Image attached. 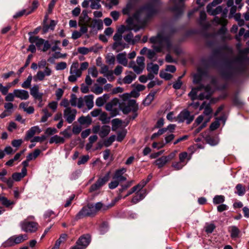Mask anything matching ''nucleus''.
Here are the masks:
<instances>
[{
    "label": "nucleus",
    "instance_id": "obj_39",
    "mask_svg": "<svg viewBox=\"0 0 249 249\" xmlns=\"http://www.w3.org/2000/svg\"><path fill=\"white\" fill-rule=\"evenodd\" d=\"M110 178V172H108L107 173L105 176L103 178H99L97 182L99 184L100 186L101 187L104 185L107 181H108Z\"/></svg>",
    "mask_w": 249,
    "mask_h": 249
},
{
    "label": "nucleus",
    "instance_id": "obj_37",
    "mask_svg": "<svg viewBox=\"0 0 249 249\" xmlns=\"http://www.w3.org/2000/svg\"><path fill=\"white\" fill-rule=\"evenodd\" d=\"M56 24V22L54 20H52L49 25L44 24L43 27V31L44 33H46L49 29L53 30L54 27Z\"/></svg>",
    "mask_w": 249,
    "mask_h": 249
},
{
    "label": "nucleus",
    "instance_id": "obj_3",
    "mask_svg": "<svg viewBox=\"0 0 249 249\" xmlns=\"http://www.w3.org/2000/svg\"><path fill=\"white\" fill-rule=\"evenodd\" d=\"M114 205V203H111L108 205L102 203L101 202L95 204L89 203L83 207L82 209L75 215V219L76 220L83 218L85 217L94 216L99 211L105 212L111 208Z\"/></svg>",
    "mask_w": 249,
    "mask_h": 249
},
{
    "label": "nucleus",
    "instance_id": "obj_2",
    "mask_svg": "<svg viewBox=\"0 0 249 249\" xmlns=\"http://www.w3.org/2000/svg\"><path fill=\"white\" fill-rule=\"evenodd\" d=\"M149 41L153 44L152 47L157 53L162 52L164 49L167 51L173 50L178 55L181 52L178 46L173 45L171 36L165 32H161L159 33L156 36H152Z\"/></svg>",
    "mask_w": 249,
    "mask_h": 249
},
{
    "label": "nucleus",
    "instance_id": "obj_61",
    "mask_svg": "<svg viewBox=\"0 0 249 249\" xmlns=\"http://www.w3.org/2000/svg\"><path fill=\"white\" fill-rule=\"evenodd\" d=\"M67 67V63L65 62H61L56 64L55 69L57 71L63 70Z\"/></svg>",
    "mask_w": 249,
    "mask_h": 249
},
{
    "label": "nucleus",
    "instance_id": "obj_19",
    "mask_svg": "<svg viewBox=\"0 0 249 249\" xmlns=\"http://www.w3.org/2000/svg\"><path fill=\"white\" fill-rule=\"evenodd\" d=\"M14 93L16 97L21 100H27L29 97L28 92L24 89H15Z\"/></svg>",
    "mask_w": 249,
    "mask_h": 249
},
{
    "label": "nucleus",
    "instance_id": "obj_29",
    "mask_svg": "<svg viewBox=\"0 0 249 249\" xmlns=\"http://www.w3.org/2000/svg\"><path fill=\"white\" fill-rule=\"evenodd\" d=\"M203 88V86H200L198 87L194 88L192 89L191 92L189 93V96L190 97L192 100H194L195 99H197V92L199 91H200Z\"/></svg>",
    "mask_w": 249,
    "mask_h": 249
},
{
    "label": "nucleus",
    "instance_id": "obj_11",
    "mask_svg": "<svg viewBox=\"0 0 249 249\" xmlns=\"http://www.w3.org/2000/svg\"><path fill=\"white\" fill-rule=\"evenodd\" d=\"M194 119V115H191L190 112L187 110L182 111L177 117V120L179 123L186 121L187 124H190Z\"/></svg>",
    "mask_w": 249,
    "mask_h": 249
},
{
    "label": "nucleus",
    "instance_id": "obj_35",
    "mask_svg": "<svg viewBox=\"0 0 249 249\" xmlns=\"http://www.w3.org/2000/svg\"><path fill=\"white\" fill-rule=\"evenodd\" d=\"M98 139L97 135L90 136L89 138V142L86 145V149L88 151L92 147V144L95 142Z\"/></svg>",
    "mask_w": 249,
    "mask_h": 249
},
{
    "label": "nucleus",
    "instance_id": "obj_21",
    "mask_svg": "<svg viewBox=\"0 0 249 249\" xmlns=\"http://www.w3.org/2000/svg\"><path fill=\"white\" fill-rule=\"evenodd\" d=\"M40 132L41 130L38 126H33L27 131L25 139L28 140L29 139L32 138L36 133L38 134Z\"/></svg>",
    "mask_w": 249,
    "mask_h": 249
},
{
    "label": "nucleus",
    "instance_id": "obj_62",
    "mask_svg": "<svg viewBox=\"0 0 249 249\" xmlns=\"http://www.w3.org/2000/svg\"><path fill=\"white\" fill-rule=\"evenodd\" d=\"M182 162H173L172 164V166L176 170H179L182 168L184 166V164L182 163Z\"/></svg>",
    "mask_w": 249,
    "mask_h": 249
},
{
    "label": "nucleus",
    "instance_id": "obj_14",
    "mask_svg": "<svg viewBox=\"0 0 249 249\" xmlns=\"http://www.w3.org/2000/svg\"><path fill=\"white\" fill-rule=\"evenodd\" d=\"M52 73V69L49 67H46L43 71H38L36 74L34 76V80L35 81H42L44 80L45 76H49Z\"/></svg>",
    "mask_w": 249,
    "mask_h": 249
},
{
    "label": "nucleus",
    "instance_id": "obj_63",
    "mask_svg": "<svg viewBox=\"0 0 249 249\" xmlns=\"http://www.w3.org/2000/svg\"><path fill=\"white\" fill-rule=\"evenodd\" d=\"M160 76L161 78H163L166 80H170L172 77V75L171 74L162 71L160 72Z\"/></svg>",
    "mask_w": 249,
    "mask_h": 249
},
{
    "label": "nucleus",
    "instance_id": "obj_5",
    "mask_svg": "<svg viewBox=\"0 0 249 249\" xmlns=\"http://www.w3.org/2000/svg\"><path fill=\"white\" fill-rule=\"evenodd\" d=\"M119 107L123 113L126 114L131 111L136 113L138 109V105L135 100H124L119 104Z\"/></svg>",
    "mask_w": 249,
    "mask_h": 249
},
{
    "label": "nucleus",
    "instance_id": "obj_60",
    "mask_svg": "<svg viewBox=\"0 0 249 249\" xmlns=\"http://www.w3.org/2000/svg\"><path fill=\"white\" fill-rule=\"evenodd\" d=\"M206 18V13L203 11H200V14H199V23L201 25L205 26L203 24V22L205 20Z\"/></svg>",
    "mask_w": 249,
    "mask_h": 249
},
{
    "label": "nucleus",
    "instance_id": "obj_54",
    "mask_svg": "<svg viewBox=\"0 0 249 249\" xmlns=\"http://www.w3.org/2000/svg\"><path fill=\"white\" fill-rule=\"evenodd\" d=\"M115 138L116 137L115 135H112L110 136L107 140L104 142L105 146L108 147L111 145L112 142L115 141Z\"/></svg>",
    "mask_w": 249,
    "mask_h": 249
},
{
    "label": "nucleus",
    "instance_id": "obj_53",
    "mask_svg": "<svg viewBox=\"0 0 249 249\" xmlns=\"http://www.w3.org/2000/svg\"><path fill=\"white\" fill-rule=\"evenodd\" d=\"M88 73L91 74L93 77H97L98 74V71L95 67L89 68Z\"/></svg>",
    "mask_w": 249,
    "mask_h": 249
},
{
    "label": "nucleus",
    "instance_id": "obj_23",
    "mask_svg": "<svg viewBox=\"0 0 249 249\" xmlns=\"http://www.w3.org/2000/svg\"><path fill=\"white\" fill-rule=\"evenodd\" d=\"M118 63L124 66H128V61L125 53H120L116 56Z\"/></svg>",
    "mask_w": 249,
    "mask_h": 249
},
{
    "label": "nucleus",
    "instance_id": "obj_64",
    "mask_svg": "<svg viewBox=\"0 0 249 249\" xmlns=\"http://www.w3.org/2000/svg\"><path fill=\"white\" fill-rule=\"evenodd\" d=\"M119 181L116 179H113L108 184L109 188L110 189H113L116 188L119 184Z\"/></svg>",
    "mask_w": 249,
    "mask_h": 249
},
{
    "label": "nucleus",
    "instance_id": "obj_40",
    "mask_svg": "<svg viewBox=\"0 0 249 249\" xmlns=\"http://www.w3.org/2000/svg\"><path fill=\"white\" fill-rule=\"evenodd\" d=\"M42 111L44 113V115L41 117V122L44 123L47 121L49 117L52 116V113H50L48 109L46 108H43Z\"/></svg>",
    "mask_w": 249,
    "mask_h": 249
},
{
    "label": "nucleus",
    "instance_id": "obj_30",
    "mask_svg": "<svg viewBox=\"0 0 249 249\" xmlns=\"http://www.w3.org/2000/svg\"><path fill=\"white\" fill-rule=\"evenodd\" d=\"M229 229V231L231 232V237L232 238H236L238 237L240 231L237 227L231 226Z\"/></svg>",
    "mask_w": 249,
    "mask_h": 249
},
{
    "label": "nucleus",
    "instance_id": "obj_34",
    "mask_svg": "<svg viewBox=\"0 0 249 249\" xmlns=\"http://www.w3.org/2000/svg\"><path fill=\"white\" fill-rule=\"evenodd\" d=\"M64 142V139L63 137H60L57 135L52 137L49 141L50 143H63Z\"/></svg>",
    "mask_w": 249,
    "mask_h": 249
},
{
    "label": "nucleus",
    "instance_id": "obj_41",
    "mask_svg": "<svg viewBox=\"0 0 249 249\" xmlns=\"http://www.w3.org/2000/svg\"><path fill=\"white\" fill-rule=\"evenodd\" d=\"M225 201V197L222 195L215 196L213 198V203L214 204H220Z\"/></svg>",
    "mask_w": 249,
    "mask_h": 249
},
{
    "label": "nucleus",
    "instance_id": "obj_7",
    "mask_svg": "<svg viewBox=\"0 0 249 249\" xmlns=\"http://www.w3.org/2000/svg\"><path fill=\"white\" fill-rule=\"evenodd\" d=\"M145 58L143 56H138L136 61H131L129 62L128 67L133 70L137 74L141 73L145 68Z\"/></svg>",
    "mask_w": 249,
    "mask_h": 249
},
{
    "label": "nucleus",
    "instance_id": "obj_46",
    "mask_svg": "<svg viewBox=\"0 0 249 249\" xmlns=\"http://www.w3.org/2000/svg\"><path fill=\"white\" fill-rule=\"evenodd\" d=\"M93 50L92 48H88L86 47H79L77 49V51L79 53L82 54H87L89 52H92Z\"/></svg>",
    "mask_w": 249,
    "mask_h": 249
},
{
    "label": "nucleus",
    "instance_id": "obj_52",
    "mask_svg": "<svg viewBox=\"0 0 249 249\" xmlns=\"http://www.w3.org/2000/svg\"><path fill=\"white\" fill-rule=\"evenodd\" d=\"M0 201H1L2 204L6 207H8L11 205L14 204L13 201L8 200L6 197L3 196L1 197V199Z\"/></svg>",
    "mask_w": 249,
    "mask_h": 249
},
{
    "label": "nucleus",
    "instance_id": "obj_55",
    "mask_svg": "<svg viewBox=\"0 0 249 249\" xmlns=\"http://www.w3.org/2000/svg\"><path fill=\"white\" fill-rule=\"evenodd\" d=\"M166 131H167V128H163L160 129H159L157 133H155L152 134V135L151 136V139L152 140H153L157 137H158V136L162 135V134L165 133Z\"/></svg>",
    "mask_w": 249,
    "mask_h": 249
},
{
    "label": "nucleus",
    "instance_id": "obj_20",
    "mask_svg": "<svg viewBox=\"0 0 249 249\" xmlns=\"http://www.w3.org/2000/svg\"><path fill=\"white\" fill-rule=\"evenodd\" d=\"M29 41L32 43H35L36 46L39 50L41 49L43 44L44 43V40L36 36H32L29 37Z\"/></svg>",
    "mask_w": 249,
    "mask_h": 249
},
{
    "label": "nucleus",
    "instance_id": "obj_38",
    "mask_svg": "<svg viewBox=\"0 0 249 249\" xmlns=\"http://www.w3.org/2000/svg\"><path fill=\"white\" fill-rule=\"evenodd\" d=\"M205 140L208 143L214 146L218 143V140L217 138L211 136H208L206 137Z\"/></svg>",
    "mask_w": 249,
    "mask_h": 249
},
{
    "label": "nucleus",
    "instance_id": "obj_44",
    "mask_svg": "<svg viewBox=\"0 0 249 249\" xmlns=\"http://www.w3.org/2000/svg\"><path fill=\"white\" fill-rule=\"evenodd\" d=\"M33 79L31 74L28 76L27 79L22 84L21 87L24 89H28L31 86V83Z\"/></svg>",
    "mask_w": 249,
    "mask_h": 249
},
{
    "label": "nucleus",
    "instance_id": "obj_16",
    "mask_svg": "<svg viewBox=\"0 0 249 249\" xmlns=\"http://www.w3.org/2000/svg\"><path fill=\"white\" fill-rule=\"evenodd\" d=\"M30 94L35 99L38 100L40 102H42L43 93L39 92L38 85H34L31 88Z\"/></svg>",
    "mask_w": 249,
    "mask_h": 249
},
{
    "label": "nucleus",
    "instance_id": "obj_32",
    "mask_svg": "<svg viewBox=\"0 0 249 249\" xmlns=\"http://www.w3.org/2000/svg\"><path fill=\"white\" fill-rule=\"evenodd\" d=\"M145 197V192L142 191L137 193L136 195L132 198L131 202L133 204H136Z\"/></svg>",
    "mask_w": 249,
    "mask_h": 249
},
{
    "label": "nucleus",
    "instance_id": "obj_48",
    "mask_svg": "<svg viewBox=\"0 0 249 249\" xmlns=\"http://www.w3.org/2000/svg\"><path fill=\"white\" fill-rule=\"evenodd\" d=\"M236 189L237 191V193L239 196H242L245 194V188L241 184H238L236 186Z\"/></svg>",
    "mask_w": 249,
    "mask_h": 249
},
{
    "label": "nucleus",
    "instance_id": "obj_57",
    "mask_svg": "<svg viewBox=\"0 0 249 249\" xmlns=\"http://www.w3.org/2000/svg\"><path fill=\"white\" fill-rule=\"evenodd\" d=\"M133 35L131 32L129 33L127 35L124 36V39L128 43L132 42L133 44L135 43V41L133 39Z\"/></svg>",
    "mask_w": 249,
    "mask_h": 249
},
{
    "label": "nucleus",
    "instance_id": "obj_43",
    "mask_svg": "<svg viewBox=\"0 0 249 249\" xmlns=\"http://www.w3.org/2000/svg\"><path fill=\"white\" fill-rule=\"evenodd\" d=\"M101 0H90V8L92 9H99L101 5L100 4Z\"/></svg>",
    "mask_w": 249,
    "mask_h": 249
},
{
    "label": "nucleus",
    "instance_id": "obj_50",
    "mask_svg": "<svg viewBox=\"0 0 249 249\" xmlns=\"http://www.w3.org/2000/svg\"><path fill=\"white\" fill-rule=\"evenodd\" d=\"M124 32L123 29H119L117 32L114 35L113 39L114 41H121L122 38V34Z\"/></svg>",
    "mask_w": 249,
    "mask_h": 249
},
{
    "label": "nucleus",
    "instance_id": "obj_45",
    "mask_svg": "<svg viewBox=\"0 0 249 249\" xmlns=\"http://www.w3.org/2000/svg\"><path fill=\"white\" fill-rule=\"evenodd\" d=\"M106 62L109 65H114L115 63V57L111 53H108L106 56Z\"/></svg>",
    "mask_w": 249,
    "mask_h": 249
},
{
    "label": "nucleus",
    "instance_id": "obj_9",
    "mask_svg": "<svg viewBox=\"0 0 249 249\" xmlns=\"http://www.w3.org/2000/svg\"><path fill=\"white\" fill-rule=\"evenodd\" d=\"M227 12L228 10L226 9L225 11L224 10L223 11L221 18L215 17L214 18V21L216 23L222 26L218 32L219 34H224L227 31V29L225 27V26L227 24V20L226 19Z\"/></svg>",
    "mask_w": 249,
    "mask_h": 249
},
{
    "label": "nucleus",
    "instance_id": "obj_58",
    "mask_svg": "<svg viewBox=\"0 0 249 249\" xmlns=\"http://www.w3.org/2000/svg\"><path fill=\"white\" fill-rule=\"evenodd\" d=\"M182 76H179L178 78V80L176 82H175L174 83H173V87L175 89H178L181 88V86L182 85V82H181L180 79L182 78Z\"/></svg>",
    "mask_w": 249,
    "mask_h": 249
},
{
    "label": "nucleus",
    "instance_id": "obj_24",
    "mask_svg": "<svg viewBox=\"0 0 249 249\" xmlns=\"http://www.w3.org/2000/svg\"><path fill=\"white\" fill-rule=\"evenodd\" d=\"M204 109L203 114L206 116L209 117L212 116L213 109L211 107L210 105H205V102H203L199 107V110H201Z\"/></svg>",
    "mask_w": 249,
    "mask_h": 249
},
{
    "label": "nucleus",
    "instance_id": "obj_17",
    "mask_svg": "<svg viewBox=\"0 0 249 249\" xmlns=\"http://www.w3.org/2000/svg\"><path fill=\"white\" fill-rule=\"evenodd\" d=\"M126 171V170L124 168L117 170L113 177V179H116L119 182L125 181L126 180V178L123 175Z\"/></svg>",
    "mask_w": 249,
    "mask_h": 249
},
{
    "label": "nucleus",
    "instance_id": "obj_56",
    "mask_svg": "<svg viewBox=\"0 0 249 249\" xmlns=\"http://www.w3.org/2000/svg\"><path fill=\"white\" fill-rule=\"evenodd\" d=\"M89 155H85L81 157L77 162V164L80 165L81 164H85L89 160Z\"/></svg>",
    "mask_w": 249,
    "mask_h": 249
},
{
    "label": "nucleus",
    "instance_id": "obj_27",
    "mask_svg": "<svg viewBox=\"0 0 249 249\" xmlns=\"http://www.w3.org/2000/svg\"><path fill=\"white\" fill-rule=\"evenodd\" d=\"M207 10L209 14L215 16L216 15L221 13L222 12V8L221 6H217L214 9H213V7H212L211 5H208V6H207Z\"/></svg>",
    "mask_w": 249,
    "mask_h": 249
},
{
    "label": "nucleus",
    "instance_id": "obj_31",
    "mask_svg": "<svg viewBox=\"0 0 249 249\" xmlns=\"http://www.w3.org/2000/svg\"><path fill=\"white\" fill-rule=\"evenodd\" d=\"M159 67L157 64H154L152 63L147 65V70L150 72H152L155 74L158 73Z\"/></svg>",
    "mask_w": 249,
    "mask_h": 249
},
{
    "label": "nucleus",
    "instance_id": "obj_28",
    "mask_svg": "<svg viewBox=\"0 0 249 249\" xmlns=\"http://www.w3.org/2000/svg\"><path fill=\"white\" fill-rule=\"evenodd\" d=\"M118 104L119 100L117 98H114L110 102L106 104L105 108L107 110L110 111V110H112Z\"/></svg>",
    "mask_w": 249,
    "mask_h": 249
},
{
    "label": "nucleus",
    "instance_id": "obj_1",
    "mask_svg": "<svg viewBox=\"0 0 249 249\" xmlns=\"http://www.w3.org/2000/svg\"><path fill=\"white\" fill-rule=\"evenodd\" d=\"M160 0H150L149 3L137 11L126 20L130 29L138 31L149 18L155 15L160 7Z\"/></svg>",
    "mask_w": 249,
    "mask_h": 249
},
{
    "label": "nucleus",
    "instance_id": "obj_18",
    "mask_svg": "<svg viewBox=\"0 0 249 249\" xmlns=\"http://www.w3.org/2000/svg\"><path fill=\"white\" fill-rule=\"evenodd\" d=\"M125 76L122 79L123 83L125 84H129L136 78V75L131 71H126Z\"/></svg>",
    "mask_w": 249,
    "mask_h": 249
},
{
    "label": "nucleus",
    "instance_id": "obj_47",
    "mask_svg": "<svg viewBox=\"0 0 249 249\" xmlns=\"http://www.w3.org/2000/svg\"><path fill=\"white\" fill-rule=\"evenodd\" d=\"M110 118V117H107V115L106 113L104 112L100 114V120L102 121L103 124H107L109 123Z\"/></svg>",
    "mask_w": 249,
    "mask_h": 249
},
{
    "label": "nucleus",
    "instance_id": "obj_4",
    "mask_svg": "<svg viewBox=\"0 0 249 249\" xmlns=\"http://www.w3.org/2000/svg\"><path fill=\"white\" fill-rule=\"evenodd\" d=\"M89 66L87 62H83L80 65L78 61L73 62L70 67V75L68 77V81L71 83L76 82L82 76L83 71L87 70Z\"/></svg>",
    "mask_w": 249,
    "mask_h": 249
},
{
    "label": "nucleus",
    "instance_id": "obj_51",
    "mask_svg": "<svg viewBox=\"0 0 249 249\" xmlns=\"http://www.w3.org/2000/svg\"><path fill=\"white\" fill-rule=\"evenodd\" d=\"M154 93H149L146 97L144 104L147 105H149L154 99Z\"/></svg>",
    "mask_w": 249,
    "mask_h": 249
},
{
    "label": "nucleus",
    "instance_id": "obj_42",
    "mask_svg": "<svg viewBox=\"0 0 249 249\" xmlns=\"http://www.w3.org/2000/svg\"><path fill=\"white\" fill-rule=\"evenodd\" d=\"M38 1L37 0H34L32 2V7L27 9L28 11L26 13V15H28L33 12L38 7Z\"/></svg>",
    "mask_w": 249,
    "mask_h": 249
},
{
    "label": "nucleus",
    "instance_id": "obj_22",
    "mask_svg": "<svg viewBox=\"0 0 249 249\" xmlns=\"http://www.w3.org/2000/svg\"><path fill=\"white\" fill-rule=\"evenodd\" d=\"M202 89H204L205 92L204 93H201L199 94L197 97V99L199 100H203L204 99H209L210 97V91H211V87L210 86H207L204 87L203 86Z\"/></svg>",
    "mask_w": 249,
    "mask_h": 249
},
{
    "label": "nucleus",
    "instance_id": "obj_15",
    "mask_svg": "<svg viewBox=\"0 0 249 249\" xmlns=\"http://www.w3.org/2000/svg\"><path fill=\"white\" fill-rule=\"evenodd\" d=\"M91 241L89 234H85L80 236L77 241V245H80L83 249H86Z\"/></svg>",
    "mask_w": 249,
    "mask_h": 249
},
{
    "label": "nucleus",
    "instance_id": "obj_13",
    "mask_svg": "<svg viewBox=\"0 0 249 249\" xmlns=\"http://www.w3.org/2000/svg\"><path fill=\"white\" fill-rule=\"evenodd\" d=\"M170 1L173 5L171 10L178 15L181 14L183 11L184 0H170Z\"/></svg>",
    "mask_w": 249,
    "mask_h": 249
},
{
    "label": "nucleus",
    "instance_id": "obj_49",
    "mask_svg": "<svg viewBox=\"0 0 249 249\" xmlns=\"http://www.w3.org/2000/svg\"><path fill=\"white\" fill-rule=\"evenodd\" d=\"M93 20H91V18H89L88 15H82L79 17V19L78 22H81L84 23H91Z\"/></svg>",
    "mask_w": 249,
    "mask_h": 249
},
{
    "label": "nucleus",
    "instance_id": "obj_12",
    "mask_svg": "<svg viewBox=\"0 0 249 249\" xmlns=\"http://www.w3.org/2000/svg\"><path fill=\"white\" fill-rule=\"evenodd\" d=\"M76 113L75 109L67 108L64 110L63 117L69 124H71L75 119Z\"/></svg>",
    "mask_w": 249,
    "mask_h": 249
},
{
    "label": "nucleus",
    "instance_id": "obj_59",
    "mask_svg": "<svg viewBox=\"0 0 249 249\" xmlns=\"http://www.w3.org/2000/svg\"><path fill=\"white\" fill-rule=\"evenodd\" d=\"M95 87L94 89H92L91 90L92 92L94 93L95 94L98 95L101 94L103 92V88L100 86H99L97 85H95Z\"/></svg>",
    "mask_w": 249,
    "mask_h": 249
},
{
    "label": "nucleus",
    "instance_id": "obj_33",
    "mask_svg": "<svg viewBox=\"0 0 249 249\" xmlns=\"http://www.w3.org/2000/svg\"><path fill=\"white\" fill-rule=\"evenodd\" d=\"M167 161L165 156H162L160 158L157 159L154 162L159 168L164 166L167 163Z\"/></svg>",
    "mask_w": 249,
    "mask_h": 249
},
{
    "label": "nucleus",
    "instance_id": "obj_25",
    "mask_svg": "<svg viewBox=\"0 0 249 249\" xmlns=\"http://www.w3.org/2000/svg\"><path fill=\"white\" fill-rule=\"evenodd\" d=\"M93 99L94 96L92 94L86 95L84 97V101L89 109H91L93 106Z\"/></svg>",
    "mask_w": 249,
    "mask_h": 249
},
{
    "label": "nucleus",
    "instance_id": "obj_36",
    "mask_svg": "<svg viewBox=\"0 0 249 249\" xmlns=\"http://www.w3.org/2000/svg\"><path fill=\"white\" fill-rule=\"evenodd\" d=\"M110 127L107 125H103L101 128V130L99 133V136L101 138H104L107 136L110 132Z\"/></svg>",
    "mask_w": 249,
    "mask_h": 249
},
{
    "label": "nucleus",
    "instance_id": "obj_8",
    "mask_svg": "<svg viewBox=\"0 0 249 249\" xmlns=\"http://www.w3.org/2000/svg\"><path fill=\"white\" fill-rule=\"evenodd\" d=\"M20 226L22 231L30 233L36 232L38 228V225L37 223L29 221L27 219H25L20 222Z\"/></svg>",
    "mask_w": 249,
    "mask_h": 249
},
{
    "label": "nucleus",
    "instance_id": "obj_6",
    "mask_svg": "<svg viewBox=\"0 0 249 249\" xmlns=\"http://www.w3.org/2000/svg\"><path fill=\"white\" fill-rule=\"evenodd\" d=\"M28 236L26 234H20L18 235H14L9 237L3 244L2 246L4 248H9L15 246L16 245L19 244L24 241L27 240Z\"/></svg>",
    "mask_w": 249,
    "mask_h": 249
},
{
    "label": "nucleus",
    "instance_id": "obj_26",
    "mask_svg": "<svg viewBox=\"0 0 249 249\" xmlns=\"http://www.w3.org/2000/svg\"><path fill=\"white\" fill-rule=\"evenodd\" d=\"M109 98V95L108 94H104L103 96L98 97L95 101L96 105L99 107L103 106Z\"/></svg>",
    "mask_w": 249,
    "mask_h": 249
},
{
    "label": "nucleus",
    "instance_id": "obj_10",
    "mask_svg": "<svg viewBox=\"0 0 249 249\" xmlns=\"http://www.w3.org/2000/svg\"><path fill=\"white\" fill-rule=\"evenodd\" d=\"M78 25L80 27V32L82 34H85L88 32V27L94 28L97 26L99 29L100 27L102 25V23L97 20H93L91 23L78 22Z\"/></svg>",
    "mask_w": 249,
    "mask_h": 249
}]
</instances>
